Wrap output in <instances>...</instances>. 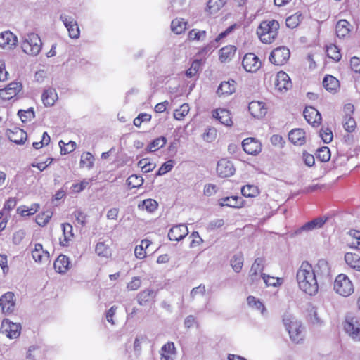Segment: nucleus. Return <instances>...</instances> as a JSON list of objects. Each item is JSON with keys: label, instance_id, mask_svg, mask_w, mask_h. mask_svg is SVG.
<instances>
[{"label": "nucleus", "instance_id": "nucleus-24", "mask_svg": "<svg viewBox=\"0 0 360 360\" xmlns=\"http://www.w3.org/2000/svg\"><path fill=\"white\" fill-rule=\"evenodd\" d=\"M70 265L69 258L64 255H60L53 264L55 270L60 274L66 273L70 269Z\"/></svg>", "mask_w": 360, "mask_h": 360}, {"label": "nucleus", "instance_id": "nucleus-47", "mask_svg": "<svg viewBox=\"0 0 360 360\" xmlns=\"http://www.w3.org/2000/svg\"><path fill=\"white\" fill-rule=\"evenodd\" d=\"M349 235L352 240L349 243V245L352 248L360 250V231L356 230H351L349 232Z\"/></svg>", "mask_w": 360, "mask_h": 360}, {"label": "nucleus", "instance_id": "nucleus-64", "mask_svg": "<svg viewBox=\"0 0 360 360\" xmlns=\"http://www.w3.org/2000/svg\"><path fill=\"white\" fill-rule=\"evenodd\" d=\"M75 217L76 221L82 226L86 224V215L81 210H76L72 214Z\"/></svg>", "mask_w": 360, "mask_h": 360}, {"label": "nucleus", "instance_id": "nucleus-1", "mask_svg": "<svg viewBox=\"0 0 360 360\" xmlns=\"http://www.w3.org/2000/svg\"><path fill=\"white\" fill-rule=\"evenodd\" d=\"M296 279L299 288L309 295H315L319 290V283L330 280V270L326 260L321 259L314 266L308 262H303L299 267Z\"/></svg>", "mask_w": 360, "mask_h": 360}, {"label": "nucleus", "instance_id": "nucleus-34", "mask_svg": "<svg viewBox=\"0 0 360 360\" xmlns=\"http://www.w3.org/2000/svg\"><path fill=\"white\" fill-rule=\"evenodd\" d=\"M226 4V0H209L207 11L210 14L217 13Z\"/></svg>", "mask_w": 360, "mask_h": 360}, {"label": "nucleus", "instance_id": "nucleus-53", "mask_svg": "<svg viewBox=\"0 0 360 360\" xmlns=\"http://www.w3.org/2000/svg\"><path fill=\"white\" fill-rule=\"evenodd\" d=\"M188 112L189 105L187 103H184L174 112V117L176 120H181L188 113Z\"/></svg>", "mask_w": 360, "mask_h": 360}, {"label": "nucleus", "instance_id": "nucleus-60", "mask_svg": "<svg viewBox=\"0 0 360 360\" xmlns=\"http://www.w3.org/2000/svg\"><path fill=\"white\" fill-rule=\"evenodd\" d=\"M202 137L205 141L211 143L214 141L217 137V130L214 128H208L203 134Z\"/></svg>", "mask_w": 360, "mask_h": 360}, {"label": "nucleus", "instance_id": "nucleus-56", "mask_svg": "<svg viewBox=\"0 0 360 360\" xmlns=\"http://www.w3.org/2000/svg\"><path fill=\"white\" fill-rule=\"evenodd\" d=\"M174 167V160H169L162 165L159 168L156 175L162 176L171 171Z\"/></svg>", "mask_w": 360, "mask_h": 360}, {"label": "nucleus", "instance_id": "nucleus-59", "mask_svg": "<svg viewBox=\"0 0 360 360\" xmlns=\"http://www.w3.org/2000/svg\"><path fill=\"white\" fill-rule=\"evenodd\" d=\"M320 136L326 143H329L333 140V133L329 128H322L320 131Z\"/></svg>", "mask_w": 360, "mask_h": 360}, {"label": "nucleus", "instance_id": "nucleus-4", "mask_svg": "<svg viewBox=\"0 0 360 360\" xmlns=\"http://www.w3.org/2000/svg\"><path fill=\"white\" fill-rule=\"evenodd\" d=\"M283 321L291 340L297 344L300 343L304 338L300 322L290 316H285Z\"/></svg>", "mask_w": 360, "mask_h": 360}, {"label": "nucleus", "instance_id": "nucleus-63", "mask_svg": "<svg viewBox=\"0 0 360 360\" xmlns=\"http://www.w3.org/2000/svg\"><path fill=\"white\" fill-rule=\"evenodd\" d=\"M261 278L266 283L267 286H276L278 283V278L275 277H271L265 274H262Z\"/></svg>", "mask_w": 360, "mask_h": 360}, {"label": "nucleus", "instance_id": "nucleus-38", "mask_svg": "<svg viewBox=\"0 0 360 360\" xmlns=\"http://www.w3.org/2000/svg\"><path fill=\"white\" fill-rule=\"evenodd\" d=\"M231 265L235 272H240L243 265V254L239 252L234 255L231 259Z\"/></svg>", "mask_w": 360, "mask_h": 360}, {"label": "nucleus", "instance_id": "nucleus-2", "mask_svg": "<svg viewBox=\"0 0 360 360\" xmlns=\"http://www.w3.org/2000/svg\"><path fill=\"white\" fill-rule=\"evenodd\" d=\"M279 23L277 20L262 21L257 30V34L262 42L272 43L278 34Z\"/></svg>", "mask_w": 360, "mask_h": 360}, {"label": "nucleus", "instance_id": "nucleus-17", "mask_svg": "<svg viewBox=\"0 0 360 360\" xmlns=\"http://www.w3.org/2000/svg\"><path fill=\"white\" fill-rule=\"evenodd\" d=\"M17 37L10 31L0 34V47L4 49H12L17 44Z\"/></svg>", "mask_w": 360, "mask_h": 360}, {"label": "nucleus", "instance_id": "nucleus-21", "mask_svg": "<svg viewBox=\"0 0 360 360\" xmlns=\"http://www.w3.org/2000/svg\"><path fill=\"white\" fill-rule=\"evenodd\" d=\"M212 116L219 120L220 123L226 126L231 127L233 124V121L231 117L230 112L224 108H219L212 112Z\"/></svg>", "mask_w": 360, "mask_h": 360}, {"label": "nucleus", "instance_id": "nucleus-50", "mask_svg": "<svg viewBox=\"0 0 360 360\" xmlns=\"http://www.w3.org/2000/svg\"><path fill=\"white\" fill-rule=\"evenodd\" d=\"M342 124L344 129L348 132H353L356 129V123L352 116H345Z\"/></svg>", "mask_w": 360, "mask_h": 360}, {"label": "nucleus", "instance_id": "nucleus-29", "mask_svg": "<svg viewBox=\"0 0 360 360\" xmlns=\"http://www.w3.org/2000/svg\"><path fill=\"white\" fill-rule=\"evenodd\" d=\"M324 88L330 92H336L339 88V81L332 75H326L323 80Z\"/></svg>", "mask_w": 360, "mask_h": 360}, {"label": "nucleus", "instance_id": "nucleus-37", "mask_svg": "<svg viewBox=\"0 0 360 360\" xmlns=\"http://www.w3.org/2000/svg\"><path fill=\"white\" fill-rule=\"evenodd\" d=\"M167 143V139L165 136H160L154 139L146 148L147 152H155L159 148H162Z\"/></svg>", "mask_w": 360, "mask_h": 360}, {"label": "nucleus", "instance_id": "nucleus-11", "mask_svg": "<svg viewBox=\"0 0 360 360\" xmlns=\"http://www.w3.org/2000/svg\"><path fill=\"white\" fill-rule=\"evenodd\" d=\"M60 19L67 28L69 37L72 39H78L79 37L80 31L76 20L72 17L66 14H61Z\"/></svg>", "mask_w": 360, "mask_h": 360}, {"label": "nucleus", "instance_id": "nucleus-19", "mask_svg": "<svg viewBox=\"0 0 360 360\" xmlns=\"http://www.w3.org/2000/svg\"><path fill=\"white\" fill-rule=\"evenodd\" d=\"M248 110L253 117L257 118L263 117L267 112L265 103L257 101L250 102Z\"/></svg>", "mask_w": 360, "mask_h": 360}, {"label": "nucleus", "instance_id": "nucleus-62", "mask_svg": "<svg viewBox=\"0 0 360 360\" xmlns=\"http://www.w3.org/2000/svg\"><path fill=\"white\" fill-rule=\"evenodd\" d=\"M151 119V115L147 113H141L134 120V124L139 127L142 122H148Z\"/></svg>", "mask_w": 360, "mask_h": 360}, {"label": "nucleus", "instance_id": "nucleus-52", "mask_svg": "<svg viewBox=\"0 0 360 360\" xmlns=\"http://www.w3.org/2000/svg\"><path fill=\"white\" fill-rule=\"evenodd\" d=\"M52 217V212L51 211H46L41 214H39L36 217V222L41 226H45Z\"/></svg>", "mask_w": 360, "mask_h": 360}, {"label": "nucleus", "instance_id": "nucleus-26", "mask_svg": "<svg viewBox=\"0 0 360 360\" xmlns=\"http://www.w3.org/2000/svg\"><path fill=\"white\" fill-rule=\"evenodd\" d=\"M351 29L350 23L346 20H340L335 27L336 34L339 38L347 37Z\"/></svg>", "mask_w": 360, "mask_h": 360}, {"label": "nucleus", "instance_id": "nucleus-13", "mask_svg": "<svg viewBox=\"0 0 360 360\" xmlns=\"http://www.w3.org/2000/svg\"><path fill=\"white\" fill-rule=\"evenodd\" d=\"M244 151L250 155H256L262 150L261 143L255 138H247L242 142Z\"/></svg>", "mask_w": 360, "mask_h": 360}, {"label": "nucleus", "instance_id": "nucleus-16", "mask_svg": "<svg viewBox=\"0 0 360 360\" xmlns=\"http://www.w3.org/2000/svg\"><path fill=\"white\" fill-rule=\"evenodd\" d=\"M188 234L187 226L184 224H180L172 226L168 233L169 240L180 241Z\"/></svg>", "mask_w": 360, "mask_h": 360}, {"label": "nucleus", "instance_id": "nucleus-58", "mask_svg": "<svg viewBox=\"0 0 360 360\" xmlns=\"http://www.w3.org/2000/svg\"><path fill=\"white\" fill-rule=\"evenodd\" d=\"M238 200L239 198L236 196L226 197L221 199L220 204L221 206L236 207H238Z\"/></svg>", "mask_w": 360, "mask_h": 360}, {"label": "nucleus", "instance_id": "nucleus-5", "mask_svg": "<svg viewBox=\"0 0 360 360\" xmlns=\"http://www.w3.org/2000/svg\"><path fill=\"white\" fill-rule=\"evenodd\" d=\"M334 290L339 295L347 297L354 292V287L349 278L345 274H341L335 278Z\"/></svg>", "mask_w": 360, "mask_h": 360}, {"label": "nucleus", "instance_id": "nucleus-46", "mask_svg": "<svg viewBox=\"0 0 360 360\" xmlns=\"http://www.w3.org/2000/svg\"><path fill=\"white\" fill-rule=\"evenodd\" d=\"M60 148L61 154L66 155L72 152L76 148V143L70 141L68 143H65L63 141L60 140L58 143Z\"/></svg>", "mask_w": 360, "mask_h": 360}, {"label": "nucleus", "instance_id": "nucleus-39", "mask_svg": "<svg viewBox=\"0 0 360 360\" xmlns=\"http://www.w3.org/2000/svg\"><path fill=\"white\" fill-rule=\"evenodd\" d=\"M158 202L153 199H146L140 202L139 209L146 210L148 212H153L158 208Z\"/></svg>", "mask_w": 360, "mask_h": 360}, {"label": "nucleus", "instance_id": "nucleus-18", "mask_svg": "<svg viewBox=\"0 0 360 360\" xmlns=\"http://www.w3.org/2000/svg\"><path fill=\"white\" fill-rule=\"evenodd\" d=\"M304 117L307 122L313 125H319L321 123V113L314 107L307 106L303 112Z\"/></svg>", "mask_w": 360, "mask_h": 360}, {"label": "nucleus", "instance_id": "nucleus-31", "mask_svg": "<svg viewBox=\"0 0 360 360\" xmlns=\"http://www.w3.org/2000/svg\"><path fill=\"white\" fill-rule=\"evenodd\" d=\"M263 267V259L260 257L255 259L250 270V276L252 281L256 280L259 274L260 276L262 275Z\"/></svg>", "mask_w": 360, "mask_h": 360}, {"label": "nucleus", "instance_id": "nucleus-54", "mask_svg": "<svg viewBox=\"0 0 360 360\" xmlns=\"http://www.w3.org/2000/svg\"><path fill=\"white\" fill-rule=\"evenodd\" d=\"M202 60L196 59L195 60L190 67L186 72V75L188 77H192L197 74L199 71L200 68L201 66Z\"/></svg>", "mask_w": 360, "mask_h": 360}, {"label": "nucleus", "instance_id": "nucleus-15", "mask_svg": "<svg viewBox=\"0 0 360 360\" xmlns=\"http://www.w3.org/2000/svg\"><path fill=\"white\" fill-rule=\"evenodd\" d=\"M217 172L221 177H229L234 174L235 167L231 161L221 159L217 163Z\"/></svg>", "mask_w": 360, "mask_h": 360}, {"label": "nucleus", "instance_id": "nucleus-12", "mask_svg": "<svg viewBox=\"0 0 360 360\" xmlns=\"http://www.w3.org/2000/svg\"><path fill=\"white\" fill-rule=\"evenodd\" d=\"M22 89L20 82H11L6 88L0 89V97L3 100H10L15 96Z\"/></svg>", "mask_w": 360, "mask_h": 360}, {"label": "nucleus", "instance_id": "nucleus-61", "mask_svg": "<svg viewBox=\"0 0 360 360\" xmlns=\"http://www.w3.org/2000/svg\"><path fill=\"white\" fill-rule=\"evenodd\" d=\"M17 204L16 199L15 198H10L5 202L3 210L1 212H3V215L6 212H9L11 210H13Z\"/></svg>", "mask_w": 360, "mask_h": 360}, {"label": "nucleus", "instance_id": "nucleus-7", "mask_svg": "<svg viewBox=\"0 0 360 360\" xmlns=\"http://www.w3.org/2000/svg\"><path fill=\"white\" fill-rule=\"evenodd\" d=\"M345 330L353 340L360 341V323L357 318L347 316Z\"/></svg>", "mask_w": 360, "mask_h": 360}, {"label": "nucleus", "instance_id": "nucleus-20", "mask_svg": "<svg viewBox=\"0 0 360 360\" xmlns=\"http://www.w3.org/2000/svg\"><path fill=\"white\" fill-rule=\"evenodd\" d=\"M6 135L11 141L17 144L24 143L27 137V133L18 127H14L13 129H8Z\"/></svg>", "mask_w": 360, "mask_h": 360}, {"label": "nucleus", "instance_id": "nucleus-3", "mask_svg": "<svg viewBox=\"0 0 360 360\" xmlns=\"http://www.w3.org/2000/svg\"><path fill=\"white\" fill-rule=\"evenodd\" d=\"M42 43L37 34L31 32L23 37L21 47L25 53L30 56H37L41 49Z\"/></svg>", "mask_w": 360, "mask_h": 360}, {"label": "nucleus", "instance_id": "nucleus-41", "mask_svg": "<svg viewBox=\"0 0 360 360\" xmlns=\"http://www.w3.org/2000/svg\"><path fill=\"white\" fill-rule=\"evenodd\" d=\"M247 302L250 307L257 309L261 311L262 314H264L266 309L263 303L259 300L250 295L247 298Z\"/></svg>", "mask_w": 360, "mask_h": 360}, {"label": "nucleus", "instance_id": "nucleus-44", "mask_svg": "<svg viewBox=\"0 0 360 360\" xmlns=\"http://www.w3.org/2000/svg\"><path fill=\"white\" fill-rule=\"evenodd\" d=\"M144 182L141 176L131 175L127 180V184L130 188H139Z\"/></svg>", "mask_w": 360, "mask_h": 360}, {"label": "nucleus", "instance_id": "nucleus-33", "mask_svg": "<svg viewBox=\"0 0 360 360\" xmlns=\"http://www.w3.org/2000/svg\"><path fill=\"white\" fill-rule=\"evenodd\" d=\"M155 296V292L152 289H145L137 295V301L140 305H143L148 302Z\"/></svg>", "mask_w": 360, "mask_h": 360}, {"label": "nucleus", "instance_id": "nucleus-49", "mask_svg": "<svg viewBox=\"0 0 360 360\" xmlns=\"http://www.w3.org/2000/svg\"><path fill=\"white\" fill-rule=\"evenodd\" d=\"M18 115L22 122L30 121L34 117V112L32 108H30L26 110H20L18 112Z\"/></svg>", "mask_w": 360, "mask_h": 360}, {"label": "nucleus", "instance_id": "nucleus-25", "mask_svg": "<svg viewBox=\"0 0 360 360\" xmlns=\"http://www.w3.org/2000/svg\"><path fill=\"white\" fill-rule=\"evenodd\" d=\"M288 139L293 144L302 146L306 141L305 132L302 129H294L289 132Z\"/></svg>", "mask_w": 360, "mask_h": 360}, {"label": "nucleus", "instance_id": "nucleus-43", "mask_svg": "<svg viewBox=\"0 0 360 360\" xmlns=\"http://www.w3.org/2000/svg\"><path fill=\"white\" fill-rule=\"evenodd\" d=\"M327 56L335 61H339L341 59V54L339 49L335 44H330L326 48Z\"/></svg>", "mask_w": 360, "mask_h": 360}, {"label": "nucleus", "instance_id": "nucleus-9", "mask_svg": "<svg viewBox=\"0 0 360 360\" xmlns=\"http://www.w3.org/2000/svg\"><path fill=\"white\" fill-rule=\"evenodd\" d=\"M15 306V295L7 292L0 297V309L3 314H10L14 311Z\"/></svg>", "mask_w": 360, "mask_h": 360}, {"label": "nucleus", "instance_id": "nucleus-22", "mask_svg": "<svg viewBox=\"0 0 360 360\" xmlns=\"http://www.w3.org/2000/svg\"><path fill=\"white\" fill-rule=\"evenodd\" d=\"M32 256L36 262L43 263L48 262L49 259V252L43 249V246L40 243L34 245V249L32 251Z\"/></svg>", "mask_w": 360, "mask_h": 360}, {"label": "nucleus", "instance_id": "nucleus-40", "mask_svg": "<svg viewBox=\"0 0 360 360\" xmlns=\"http://www.w3.org/2000/svg\"><path fill=\"white\" fill-rule=\"evenodd\" d=\"M302 20V14L300 13H295V14L287 18L285 20V24L288 27L294 29L299 25Z\"/></svg>", "mask_w": 360, "mask_h": 360}, {"label": "nucleus", "instance_id": "nucleus-35", "mask_svg": "<svg viewBox=\"0 0 360 360\" xmlns=\"http://www.w3.org/2000/svg\"><path fill=\"white\" fill-rule=\"evenodd\" d=\"M186 24L183 18H176L171 22L172 31L176 34H179L186 30Z\"/></svg>", "mask_w": 360, "mask_h": 360}, {"label": "nucleus", "instance_id": "nucleus-23", "mask_svg": "<svg viewBox=\"0 0 360 360\" xmlns=\"http://www.w3.org/2000/svg\"><path fill=\"white\" fill-rule=\"evenodd\" d=\"M236 91V82L234 80L224 81L221 82L217 90L219 96L231 95Z\"/></svg>", "mask_w": 360, "mask_h": 360}, {"label": "nucleus", "instance_id": "nucleus-8", "mask_svg": "<svg viewBox=\"0 0 360 360\" xmlns=\"http://www.w3.org/2000/svg\"><path fill=\"white\" fill-rule=\"evenodd\" d=\"M20 324L13 323L7 319L3 320L0 328V332L10 339L18 338L20 334Z\"/></svg>", "mask_w": 360, "mask_h": 360}, {"label": "nucleus", "instance_id": "nucleus-57", "mask_svg": "<svg viewBox=\"0 0 360 360\" xmlns=\"http://www.w3.org/2000/svg\"><path fill=\"white\" fill-rule=\"evenodd\" d=\"M141 285V280L139 276H134L127 285V289L129 291L137 290Z\"/></svg>", "mask_w": 360, "mask_h": 360}, {"label": "nucleus", "instance_id": "nucleus-10", "mask_svg": "<svg viewBox=\"0 0 360 360\" xmlns=\"http://www.w3.org/2000/svg\"><path fill=\"white\" fill-rule=\"evenodd\" d=\"M242 65L245 71L248 72H256L260 68L262 63L255 54L248 53L244 56Z\"/></svg>", "mask_w": 360, "mask_h": 360}, {"label": "nucleus", "instance_id": "nucleus-45", "mask_svg": "<svg viewBox=\"0 0 360 360\" xmlns=\"http://www.w3.org/2000/svg\"><path fill=\"white\" fill-rule=\"evenodd\" d=\"M94 158L91 153H84L81 156L80 165L91 169L94 166Z\"/></svg>", "mask_w": 360, "mask_h": 360}, {"label": "nucleus", "instance_id": "nucleus-42", "mask_svg": "<svg viewBox=\"0 0 360 360\" xmlns=\"http://www.w3.org/2000/svg\"><path fill=\"white\" fill-rule=\"evenodd\" d=\"M95 252L100 257H109L111 255L110 248L103 242L96 244Z\"/></svg>", "mask_w": 360, "mask_h": 360}, {"label": "nucleus", "instance_id": "nucleus-27", "mask_svg": "<svg viewBox=\"0 0 360 360\" xmlns=\"http://www.w3.org/2000/svg\"><path fill=\"white\" fill-rule=\"evenodd\" d=\"M236 48L234 46H226L219 50V60L221 63L229 62L235 55Z\"/></svg>", "mask_w": 360, "mask_h": 360}, {"label": "nucleus", "instance_id": "nucleus-14", "mask_svg": "<svg viewBox=\"0 0 360 360\" xmlns=\"http://www.w3.org/2000/svg\"><path fill=\"white\" fill-rule=\"evenodd\" d=\"M292 86L290 77L287 73L280 71L277 73L275 80L276 89L280 91H286Z\"/></svg>", "mask_w": 360, "mask_h": 360}, {"label": "nucleus", "instance_id": "nucleus-32", "mask_svg": "<svg viewBox=\"0 0 360 360\" xmlns=\"http://www.w3.org/2000/svg\"><path fill=\"white\" fill-rule=\"evenodd\" d=\"M345 260L352 269L360 271V256L359 255L347 252L345 255Z\"/></svg>", "mask_w": 360, "mask_h": 360}, {"label": "nucleus", "instance_id": "nucleus-51", "mask_svg": "<svg viewBox=\"0 0 360 360\" xmlns=\"http://www.w3.org/2000/svg\"><path fill=\"white\" fill-rule=\"evenodd\" d=\"M241 193L245 197H255L259 193V191L254 185H245L242 187Z\"/></svg>", "mask_w": 360, "mask_h": 360}, {"label": "nucleus", "instance_id": "nucleus-30", "mask_svg": "<svg viewBox=\"0 0 360 360\" xmlns=\"http://www.w3.org/2000/svg\"><path fill=\"white\" fill-rule=\"evenodd\" d=\"M176 348L174 344L169 342L165 344L160 349V360H172L170 356L174 354Z\"/></svg>", "mask_w": 360, "mask_h": 360}, {"label": "nucleus", "instance_id": "nucleus-28", "mask_svg": "<svg viewBox=\"0 0 360 360\" xmlns=\"http://www.w3.org/2000/svg\"><path fill=\"white\" fill-rule=\"evenodd\" d=\"M58 98V95L55 89H48L44 91L41 99L46 106H52Z\"/></svg>", "mask_w": 360, "mask_h": 360}, {"label": "nucleus", "instance_id": "nucleus-55", "mask_svg": "<svg viewBox=\"0 0 360 360\" xmlns=\"http://www.w3.org/2000/svg\"><path fill=\"white\" fill-rule=\"evenodd\" d=\"M188 37L191 41L203 40L206 37V32L204 30L200 31L193 29L189 32Z\"/></svg>", "mask_w": 360, "mask_h": 360}, {"label": "nucleus", "instance_id": "nucleus-48", "mask_svg": "<svg viewBox=\"0 0 360 360\" xmlns=\"http://www.w3.org/2000/svg\"><path fill=\"white\" fill-rule=\"evenodd\" d=\"M316 157L321 162H328L330 158V151L328 147L323 146L318 149Z\"/></svg>", "mask_w": 360, "mask_h": 360}, {"label": "nucleus", "instance_id": "nucleus-36", "mask_svg": "<svg viewBox=\"0 0 360 360\" xmlns=\"http://www.w3.org/2000/svg\"><path fill=\"white\" fill-rule=\"evenodd\" d=\"M62 229L64 240L63 241H60V244L63 246H65L70 240H71L72 238L74 236L73 228L71 224L65 223L62 224Z\"/></svg>", "mask_w": 360, "mask_h": 360}, {"label": "nucleus", "instance_id": "nucleus-6", "mask_svg": "<svg viewBox=\"0 0 360 360\" xmlns=\"http://www.w3.org/2000/svg\"><path fill=\"white\" fill-rule=\"evenodd\" d=\"M290 56V52L287 47L280 46L271 51L269 60L276 65H283L288 60Z\"/></svg>", "mask_w": 360, "mask_h": 360}]
</instances>
